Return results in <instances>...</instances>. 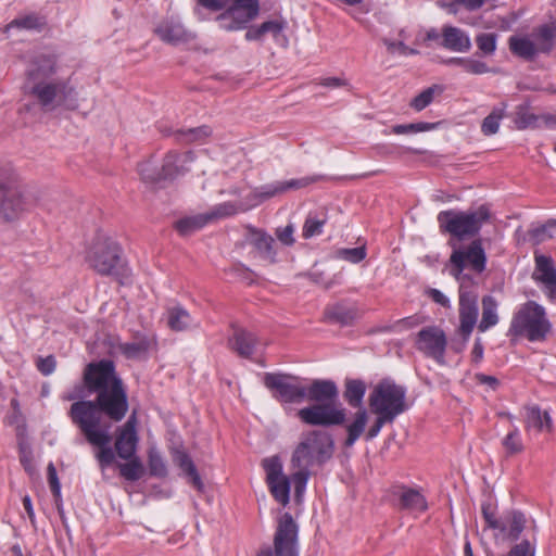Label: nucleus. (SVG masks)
<instances>
[{"instance_id": "obj_1", "label": "nucleus", "mask_w": 556, "mask_h": 556, "mask_svg": "<svg viewBox=\"0 0 556 556\" xmlns=\"http://www.w3.org/2000/svg\"><path fill=\"white\" fill-rule=\"evenodd\" d=\"M96 394V401H76L68 415L79 427L87 441L97 447L96 457L100 468L104 469V359L90 363L83 375V384L64 393V401H75Z\"/></svg>"}, {"instance_id": "obj_2", "label": "nucleus", "mask_w": 556, "mask_h": 556, "mask_svg": "<svg viewBox=\"0 0 556 556\" xmlns=\"http://www.w3.org/2000/svg\"><path fill=\"white\" fill-rule=\"evenodd\" d=\"M334 441L332 435L325 430H312L303 433L301 441L293 450L291 465L298 468L292 473L294 486V500L302 502L306 484L311 476L312 467L324 466L333 455Z\"/></svg>"}, {"instance_id": "obj_3", "label": "nucleus", "mask_w": 556, "mask_h": 556, "mask_svg": "<svg viewBox=\"0 0 556 556\" xmlns=\"http://www.w3.org/2000/svg\"><path fill=\"white\" fill-rule=\"evenodd\" d=\"M339 397L337 383L331 379H314L305 386L304 400L313 405L298 412L299 419L308 426L332 427L342 426L346 421V409L334 402Z\"/></svg>"}, {"instance_id": "obj_4", "label": "nucleus", "mask_w": 556, "mask_h": 556, "mask_svg": "<svg viewBox=\"0 0 556 556\" xmlns=\"http://www.w3.org/2000/svg\"><path fill=\"white\" fill-rule=\"evenodd\" d=\"M55 60L52 56L38 58L28 71L26 87L35 96L46 111H52L61 105H68L67 99L73 90L63 83L50 81L48 78L54 73Z\"/></svg>"}, {"instance_id": "obj_5", "label": "nucleus", "mask_w": 556, "mask_h": 556, "mask_svg": "<svg viewBox=\"0 0 556 556\" xmlns=\"http://www.w3.org/2000/svg\"><path fill=\"white\" fill-rule=\"evenodd\" d=\"M552 331L545 308L535 301H527L514 314L507 336L543 342Z\"/></svg>"}, {"instance_id": "obj_6", "label": "nucleus", "mask_w": 556, "mask_h": 556, "mask_svg": "<svg viewBox=\"0 0 556 556\" xmlns=\"http://www.w3.org/2000/svg\"><path fill=\"white\" fill-rule=\"evenodd\" d=\"M490 210L486 205H480L473 211L446 210L438 216L439 228L442 233H448L458 240H465L477 236L483 224L490 219Z\"/></svg>"}, {"instance_id": "obj_7", "label": "nucleus", "mask_w": 556, "mask_h": 556, "mask_svg": "<svg viewBox=\"0 0 556 556\" xmlns=\"http://www.w3.org/2000/svg\"><path fill=\"white\" fill-rule=\"evenodd\" d=\"M368 405L374 415H382L392 420L408 409L406 388L391 378H383L374 386Z\"/></svg>"}, {"instance_id": "obj_8", "label": "nucleus", "mask_w": 556, "mask_h": 556, "mask_svg": "<svg viewBox=\"0 0 556 556\" xmlns=\"http://www.w3.org/2000/svg\"><path fill=\"white\" fill-rule=\"evenodd\" d=\"M27 210L18 175L9 162H0V223L12 224Z\"/></svg>"}, {"instance_id": "obj_9", "label": "nucleus", "mask_w": 556, "mask_h": 556, "mask_svg": "<svg viewBox=\"0 0 556 556\" xmlns=\"http://www.w3.org/2000/svg\"><path fill=\"white\" fill-rule=\"evenodd\" d=\"M366 390V382L362 379L346 378L344 380L343 399L352 408L357 409L353 415L352 421L344 427L346 437L343 441V446L345 448L352 447L366 430L369 418L367 409L363 406Z\"/></svg>"}, {"instance_id": "obj_10", "label": "nucleus", "mask_w": 556, "mask_h": 556, "mask_svg": "<svg viewBox=\"0 0 556 556\" xmlns=\"http://www.w3.org/2000/svg\"><path fill=\"white\" fill-rule=\"evenodd\" d=\"M299 525L288 511L277 518L273 545H265L255 556H300Z\"/></svg>"}, {"instance_id": "obj_11", "label": "nucleus", "mask_w": 556, "mask_h": 556, "mask_svg": "<svg viewBox=\"0 0 556 556\" xmlns=\"http://www.w3.org/2000/svg\"><path fill=\"white\" fill-rule=\"evenodd\" d=\"M532 36H511L508 39L510 52L526 61H533L539 53L548 54L554 48L555 29L549 25L538 27Z\"/></svg>"}, {"instance_id": "obj_12", "label": "nucleus", "mask_w": 556, "mask_h": 556, "mask_svg": "<svg viewBox=\"0 0 556 556\" xmlns=\"http://www.w3.org/2000/svg\"><path fill=\"white\" fill-rule=\"evenodd\" d=\"M305 379L287 372H266L263 383L271 396L282 404L304 401Z\"/></svg>"}, {"instance_id": "obj_13", "label": "nucleus", "mask_w": 556, "mask_h": 556, "mask_svg": "<svg viewBox=\"0 0 556 556\" xmlns=\"http://www.w3.org/2000/svg\"><path fill=\"white\" fill-rule=\"evenodd\" d=\"M128 410L127 388L117 375L114 362L106 359V419L119 422Z\"/></svg>"}, {"instance_id": "obj_14", "label": "nucleus", "mask_w": 556, "mask_h": 556, "mask_svg": "<svg viewBox=\"0 0 556 556\" xmlns=\"http://www.w3.org/2000/svg\"><path fill=\"white\" fill-rule=\"evenodd\" d=\"M260 0H235L216 21L220 29L235 31L244 29L260 14Z\"/></svg>"}, {"instance_id": "obj_15", "label": "nucleus", "mask_w": 556, "mask_h": 556, "mask_svg": "<svg viewBox=\"0 0 556 556\" xmlns=\"http://www.w3.org/2000/svg\"><path fill=\"white\" fill-rule=\"evenodd\" d=\"M450 274L460 279L466 267L481 274L486 266V255L480 239L471 241L465 249H454L450 256Z\"/></svg>"}, {"instance_id": "obj_16", "label": "nucleus", "mask_w": 556, "mask_h": 556, "mask_svg": "<svg viewBox=\"0 0 556 556\" xmlns=\"http://www.w3.org/2000/svg\"><path fill=\"white\" fill-rule=\"evenodd\" d=\"M262 466L266 472V483L274 500L287 506L290 502L292 477L282 472V463L278 456L264 458Z\"/></svg>"}, {"instance_id": "obj_17", "label": "nucleus", "mask_w": 556, "mask_h": 556, "mask_svg": "<svg viewBox=\"0 0 556 556\" xmlns=\"http://www.w3.org/2000/svg\"><path fill=\"white\" fill-rule=\"evenodd\" d=\"M414 345L426 357L434 359L440 365L445 363L447 339L440 327L428 326L419 330L415 336Z\"/></svg>"}, {"instance_id": "obj_18", "label": "nucleus", "mask_w": 556, "mask_h": 556, "mask_svg": "<svg viewBox=\"0 0 556 556\" xmlns=\"http://www.w3.org/2000/svg\"><path fill=\"white\" fill-rule=\"evenodd\" d=\"M478 314V293L475 290L460 286L458 301V333L463 338V348L469 340L471 332L477 324Z\"/></svg>"}, {"instance_id": "obj_19", "label": "nucleus", "mask_w": 556, "mask_h": 556, "mask_svg": "<svg viewBox=\"0 0 556 556\" xmlns=\"http://www.w3.org/2000/svg\"><path fill=\"white\" fill-rule=\"evenodd\" d=\"M137 422V412L132 410L126 422L115 430L114 451L122 459L131 458L137 454L139 443Z\"/></svg>"}, {"instance_id": "obj_20", "label": "nucleus", "mask_w": 556, "mask_h": 556, "mask_svg": "<svg viewBox=\"0 0 556 556\" xmlns=\"http://www.w3.org/2000/svg\"><path fill=\"white\" fill-rule=\"evenodd\" d=\"M320 177H304L300 179H291L282 182H274L255 188L249 195V199L253 201V205H258L278 194H281L290 189H301L308 185L316 182Z\"/></svg>"}, {"instance_id": "obj_21", "label": "nucleus", "mask_w": 556, "mask_h": 556, "mask_svg": "<svg viewBox=\"0 0 556 556\" xmlns=\"http://www.w3.org/2000/svg\"><path fill=\"white\" fill-rule=\"evenodd\" d=\"M106 276H112L121 285L131 282V270L124 257L123 249L115 242L106 239Z\"/></svg>"}, {"instance_id": "obj_22", "label": "nucleus", "mask_w": 556, "mask_h": 556, "mask_svg": "<svg viewBox=\"0 0 556 556\" xmlns=\"http://www.w3.org/2000/svg\"><path fill=\"white\" fill-rule=\"evenodd\" d=\"M235 213L233 205L230 203H224L216 207L213 213L210 214H199L195 216H188L178 219L174 224L175 230L180 236H189L192 232L200 230L205 225H207L213 219L218 217L229 216Z\"/></svg>"}, {"instance_id": "obj_23", "label": "nucleus", "mask_w": 556, "mask_h": 556, "mask_svg": "<svg viewBox=\"0 0 556 556\" xmlns=\"http://www.w3.org/2000/svg\"><path fill=\"white\" fill-rule=\"evenodd\" d=\"M534 280L545 286V293L549 300L556 299V268L551 256L535 254Z\"/></svg>"}, {"instance_id": "obj_24", "label": "nucleus", "mask_w": 556, "mask_h": 556, "mask_svg": "<svg viewBox=\"0 0 556 556\" xmlns=\"http://www.w3.org/2000/svg\"><path fill=\"white\" fill-rule=\"evenodd\" d=\"M401 510L422 514L428 509V502L419 489L401 485L393 493Z\"/></svg>"}, {"instance_id": "obj_25", "label": "nucleus", "mask_w": 556, "mask_h": 556, "mask_svg": "<svg viewBox=\"0 0 556 556\" xmlns=\"http://www.w3.org/2000/svg\"><path fill=\"white\" fill-rule=\"evenodd\" d=\"M194 155L191 151L179 153L169 151L165 154L162 163V172L165 180L175 179L177 176L189 170L188 164L192 163Z\"/></svg>"}, {"instance_id": "obj_26", "label": "nucleus", "mask_w": 556, "mask_h": 556, "mask_svg": "<svg viewBox=\"0 0 556 556\" xmlns=\"http://www.w3.org/2000/svg\"><path fill=\"white\" fill-rule=\"evenodd\" d=\"M439 47L464 53L470 50L471 41L465 30L447 24L442 26V40L439 42Z\"/></svg>"}, {"instance_id": "obj_27", "label": "nucleus", "mask_w": 556, "mask_h": 556, "mask_svg": "<svg viewBox=\"0 0 556 556\" xmlns=\"http://www.w3.org/2000/svg\"><path fill=\"white\" fill-rule=\"evenodd\" d=\"M256 344V336L242 328H236L232 336L228 339L229 349L242 358H251Z\"/></svg>"}, {"instance_id": "obj_28", "label": "nucleus", "mask_w": 556, "mask_h": 556, "mask_svg": "<svg viewBox=\"0 0 556 556\" xmlns=\"http://www.w3.org/2000/svg\"><path fill=\"white\" fill-rule=\"evenodd\" d=\"M250 243L258 252L260 256L270 263L276 262V251L274 249L275 240L266 231L254 227H249Z\"/></svg>"}, {"instance_id": "obj_29", "label": "nucleus", "mask_w": 556, "mask_h": 556, "mask_svg": "<svg viewBox=\"0 0 556 556\" xmlns=\"http://www.w3.org/2000/svg\"><path fill=\"white\" fill-rule=\"evenodd\" d=\"M167 326L172 331L181 332L197 327L194 318L180 304L166 308Z\"/></svg>"}, {"instance_id": "obj_30", "label": "nucleus", "mask_w": 556, "mask_h": 556, "mask_svg": "<svg viewBox=\"0 0 556 556\" xmlns=\"http://www.w3.org/2000/svg\"><path fill=\"white\" fill-rule=\"evenodd\" d=\"M525 428L527 430L533 428L538 432L552 433L554 431V424L547 410H542L540 406L533 405L527 407Z\"/></svg>"}, {"instance_id": "obj_31", "label": "nucleus", "mask_w": 556, "mask_h": 556, "mask_svg": "<svg viewBox=\"0 0 556 556\" xmlns=\"http://www.w3.org/2000/svg\"><path fill=\"white\" fill-rule=\"evenodd\" d=\"M155 34L164 42L178 45L190 40V34L180 23L165 21L155 28Z\"/></svg>"}, {"instance_id": "obj_32", "label": "nucleus", "mask_w": 556, "mask_h": 556, "mask_svg": "<svg viewBox=\"0 0 556 556\" xmlns=\"http://www.w3.org/2000/svg\"><path fill=\"white\" fill-rule=\"evenodd\" d=\"M156 345L155 336L146 334L136 337L134 342L119 343L121 353L128 359L139 358L148 354L152 346Z\"/></svg>"}, {"instance_id": "obj_33", "label": "nucleus", "mask_w": 556, "mask_h": 556, "mask_svg": "<svg viewBox=\"0 0 556 556\" xmlns=\"http://www.w3.org/2000/svg\"><path fill=\"white\" fill-rule=\"evenodd\" d=\"M161 131L165 136L174 135L176 140L181 143H203L213 134V129L208 125H201L199 127L188 129H178L175 131L162 129Z\"/></svg>"}, {"instance_id": "obj_34", "label": "nucleus", "mask_w": 556, "mask_h": 556, "mask_svg": "<svg viewBox=\"0 0 556 556\" xmlns=\"http://www.w3.org/2000/svg\"><path fill=\"white\" fill-rule=\"evenodd\" d=\"M174 462L186 473V476L189 477L190 483L198 491H202L204 486L202 479L189 454L185 451L177 450L174 454Z\"/></svg>"}, {"instance_id": "obj_35", "label": "nucleus", "mask_w": 556, "mask_h": 556, "mask_svg": "<svg viewBox=\"0 0 556 556\" xmlns=\"http://www.w3.org/2000/svg\"><path fill=\"white\" fill-rule=\"evenodd\" d=\"M506 525V531L502 532L507 540L518 541L526 528L527 519L522 511L511 510L502 519Z\"/></svg>"}, {"instance_id": "obj_36", "label": "nucleus", "mask_w": 556, "mask_h": 556, "mask_svg": "<svg viewBox=\"0 0 556 556\" xmlns=\"http://www.w3.org/2000/svg\"><path fill=\"white\" fill-rule=\"evenodd\" d=\"M325 319L331 324L340 326H350L356 317L355 309L346 307L343 304H334L325 308Z\"/></svg>"}, {"instance_id": "obj_37", "label": "nucleus", "mask_w": 556, "mask_h": 556, "mask_svg": "<svg viewBox=\"0 0 556 556\" xmlns=\"http://www.w3.org/2000/svg\"><path fill=\"white\" fill-rule=\"evenodd\" d=\"M496 308L497 302L493 296L484 295L482 298V317L478 324V330L480 332H485L498 323Z\"/></svg>"}, {"instance_id": "obj_38", "label": "nucleus", "mask_w": 556, "mask_h": 556, "mask_svg": "<svg viewBox=\"0 0 556 556\" xmlns=\"http://www.w3.org/2000/svg\"><path fill=\"white\" fill-rule=\"evenodd\" d=\"M125 460V463H119L117 465L119 475L127 481L140 480L146 471L140 458L135 454V456Z\"/></svg>"}, {"instance_id": "obj_39", "label": "nucleus", "mask_w": 556, "mask_h": 556, "mask_svg": "<svg viewBox=\"0 0 556 556\" xmlns=\"http://www.w3.org/2000/svg\"><path fill=\"white\" fill-rule=\"evenodd\" d=\"M533 533L530 538L522 539L515 543L504 556H535L536 555V526L534 525Z\"/></svg>"}, {"instance_id": "obj_40", "label": "nucleus", "mask_w": 556, "mask_h": 556, "mask_svg": "<svg viewBox=\"0 0 556 556\" xmlns=\"http://www.w3.org/2000/svg\"><path fill=\"white\" fill-rule=\"evenodd\" d=\"M46 25L45 18L36 14H29L17 17L9 23L4 28V33L11 29L39 30Z\"/></svg>"}, {"instance_id": "obj_41", "label": "nucleus", "mask_w": 556, "mask_h": 556, "mask_svg": "<svg viewBox=\"0 0 556 556\" xmlns=\"http://www.w3.org/2000/svg\"><path fill=\"white\" fill-rule=\"evenodd\" d=\"M443 87L440 85H432L424 89L419 94L414 97L409 103V106L416 112H420L430 105L437 93H442Z\"/></svg>"}, {"instance_id": "obj_42", "label": "nucleus", "mask_w": 556, "mask_h": 556, "mask_svg": "<svg viewBox=\"0 0 556 556\" xmlns=\"http://www.w3.org/2000/svg\"><path fill=\"white\" fill-rule=\"evenodd\" d=\"M138 173L147 184H156L165 180L162 168H159L152 161H143L138 164Z\"/></svg>"}, {"instance_id": "obj_43", "label": "nucleus", "mask_w": 556, "mask_h": 556, "mask_svg": "<svg viewBox=\"0 0 556 556\" xmlns=\"http://www.w3.org/2000/svg\"><path fill=\"white\" fill-rule=\"evenodd\" d=\"M502 445L505 450L506 456H513L521 454L525 450L520 431L517 427H514L502 441Z\"/></svg>"}, {"instance_id": "obj_44", "label": "nucleus", "mask_w": 556, "mask_h": 556, "mask_svg": "<svg viewBox=\"0 0 556 556\" xmlns=\"http://www.w3.org/2000/svg\"><path fill=\"white\" fill-rule=\"evenodd\" d=\"M148 468L152 477L164 478L167 476V467L161 453L154 448L148 452Z\"/></svg>"}, {"instance_id": "obj_45", "label": "nucleus", "mask_w": 556, "mask_h": 556, "mask_svg": "<svg viewBox=\"0 0 556 556\" xmlns=\"http://www.w3.org/2000/svg\"><path fill=\"white\" fill-rule=\"evenodd\" d=\"M552 228H556V218H549L544 224L529 229L528 236L534 244H540L553 238V235L549 232Z\"/></svg>"}, {"instance_id": "obj_46", "label": "nucleus", "mask_w": 556, "mask_h": 556, "mask_svg": "<svg viewBox=\"0 0 556 556\" xmlns=\"http://www.w3.org/2000/svg\"><path fill=\"white\" fill-rule=\"evenodd\" d=\"M497 34L481 33L476 36V43L480 53L484 56L493 55L497 47Z\"/></svg>"}, {"instance_id": "obj_47", "label": "nucleus", "mask_w": 556, "mask_h": 556, "mask_svg": "<svg viewBox=\"0 0 556 556\" xmlns=\"http://www.w3.org/2000/svg\"><path fill=\"white\" fill-rule=\"evenodd\" d=\"M367 250L365 245L356 248H342L338 249L334 257L346 261L352 264H358L366 258Z\"/></svg>"}, {"instance_id": "obj_48", "label": "nucleus", "mask_w": 556, "mask_h": 556, "mask_svg": "<svg viewBox=\"0 0 556 556\" xmlns=\"http://www.w3.org/2000/svg\"><path fill=\"white\" fill-rule=\"evenodd\" d=\"M438 123L418 122L410 124H397L392 126L391 131L394 135H405L413 132H424L434 129Z\"/></svg>"}, {"instance_id": "obj_49", "label": "nucleus", "mask_w": 556, "mask_h": 556, "mask_svg": "<svg viewBox=\"0 0 556 556\" xmlns=\"http://www.w3.org/2000/svg\"><path fill=\"white\" fill-rule=\"evenodd\" d=\"M504 116V110L494 108L492 112L484 117L481 124V131L485 136H491L497 132L500 122Z\"/></svg>"}, {"instance_id": "obj_50", "label": "nucleus", "mask_w": 556, "mask_h": 556, "mask_svg": "<svg viewBox=\"0 0 556 556\" xmlns=\"http://www.w3.org/2000/svg\"><path fill=\"white\" fill-rule=\"evenodd\" d=\"M327 218H317L309 214L303 225L302 235L305 239L318 236L323 231V227L326 224Z\"/></svg>"}, {"instance_id": "obj_51", "label": "nucleus", "mask_w": 556, "mask_h": 556, "mask_svg": "<svg viewBox=\"0 0 556 556\" xmlns=\"http://www.w3.org/2000/svg\"><path fill=\"white\" fill-rule=\"evenodd\" d=\"M481 513L488 528L498 530L500 532L506 531L505 522L502 521V519L496 518L493 507L490 503L482 505Z\"/></svg>"}, {"instance_id": "obj_52", "label": "nucleus", "mask_w": 556, "mask_h": 556, "mask_svg": "<svg viewBox=\"0 0 556 556\" xmlns=\"http://www.w3.org/2000/svg\"><path fill=\"white\" fill-rule=\"evenodd\" d=\"M86 260L99 274H104L103 247L101 243L88 250Z\"/></svg>"}, {"instance_id": "obj_53", "label": "nucleus", "mask_w": 556, "mask_h": 556, "mask_svg": "<svg viewBox=\"0 0 556 556\" xmlns=\"http://www.w3.org/2000/svg\"><path fill=\"white\" fill-rule=\"evenodd\" d=\"M539 121V116L531 113L526 108H519L516 113L515 123L518 129H526L529 127H535Z\"/></svg>"}, {"instance_id": "obj_54", "label": "nucleus", "mask_w": 556, "mask_h": 556, "mask_svg": "<svg viewBox=\"0 0 556 556\" xmlns=\"http://www.w3.org/2000/svg\"><path fill=\"white\" fill-rule=\"evenodd\" d=\"M393 421L394 420L382 415H376L372 425L369 427L367 431H364L363 433L365 441L369 442L374 440L376 437H378L383 426L392 424Z\"/></svg>"}, {"instance_id": "obj_55", "label": "nucleus", "mask_w": 556, "mask_h": 556, "mask_svg": "<svg viewBox=\"0 0 556 556\" xmlns=\"http://www.w3.org/2000/svg\"><path fill=\"white\" fill-rule=\"evenodd\" d=\"M464 71L473 75H481L492 72L485 62L469 58L466 59Z\"/></svg>"}, {"instance_id": "obj_56", "label": "nucleus", "mask_w": 556, "mask_h": 556, "mask_svg": "<svg viewBox=\"0 0 556 556\" xmlns=\"http://www.w3.org/2000/svg\"><path fill=\"white\" fill-rule=\"evenodd\" d=\"M286 25L287 23L283 20H271L262 23L261 28L264 35L270 34L273 37L276 38L282 33V30L286 28Z\"/></svg>"}, {"instance_id": "obj_57", "label": "nucleus", "mask_w": 556, "mask_h": 556, "mask_svg": "<svg viewBox=\"0 0 556 556\" xmlns=\"http://www.w3.org/2000/svg\"><path fill=\"white\" fill-rule=\"evenodd\" d=\"M48 472V482L53 494V497H60L61 494V483L58 478L56 469L52 463H49L47 467Z\"/></svg>"}, {"instance_id": "obj_58", "label": "nucleus", "mask_w": 556, "mask_h": 556, "mask_svg": "<svg viewBox=\"0 0 556 556\" xmlns=\"http://www.w3.org/2000/svg\"><path fill=\"white\" fill-rule=\"evenodd\" d=\"M315 85L323 86L326 88H341L349 86V81L342 77H325L315 80Z\"/></svg>"}, {"instance_id": "obj_59", "label": "nucleus", "mask_w": 556, "mask_h": 556, "mask_svg": "<svg viewBox=\"0 0 556 556\" xmlns=\"http://www.w3.org/2000/svg\"><path fill=\"white\" fill-rule=\"evenodd\" d=\"M55 366L56 362L51 355L47 357H40L37 361V368L45 376L51 375L54 371Z\"/></svg>"}, {"instance_id": "obj_60", "label": "nucleus", "mask_w": 556, "mask_h": 556, "mask_svg": "<svg viewBox=\"0 0 556 556\" xmlns=\"http://www.w3.org/2000/svg\"><path fill=\"white\" fill-rule=\"evenodd\" d=\"M293 232H294L293 226L292 225H287L283 228H278L276 230V236H277L278 240L282 244L290 247L295 241L294 238H293Z\"/></svg>"}, {"instance_id": "obj_61", "label": "nucleus", "mask_w": 556, "mask_h": 556, "mask_svg": "<svg viewBox=\"0 0 556 556\" xmlns=\"http://www.w3.org/2000/svg\"><path fill=\"white\" fill-rule=\"evenodd\" d=\"M235 0H198V3L211 11H219L229 7Z\"/></svg>"}, {"instance_id": "obj_62", "label": "nucleus", "mask_w": 556, "mask_h": 556, "mask_svg": "<svg viewBox=\"0 0 556 556\" xmlns=\"http://www.w3.org/2000/svg\"><path fill=\"white\" fill-rule=\"evenodd\" d=\"M484 346L480 338H477L471 350V362L473 364H479L483 358Z\"/></svg>"}, {"instance_id": "obj_63", "label": "nucleus", "mask_w": 556, "mask_h": 556, "mask_svg": "<svg viewBox=\"0 0 556 556\" xmlns=\"http://www.w3.org/2000/svg\"><path fill=\"white\" fill-rule=\"evenodd\" d=\"M428 295L431 298V300L438 304H440L443 307L450 306V300L446 295H444L440 290L438 289H429Z\"/></svg>"}, {"instance_id": "obj_64", "label": "nucleus", "mask_w": 556, "mask_h": 556, "mask_svg": "<svg viewBox=\"0 0 556 556\" xmlns=\"http://www.w3.org/2000/svg\"><path fill=\"white\" fill-rule=\"evenodd\" d=\"M264 33L261 28V25H257V26H251L245 35H244V38L245 40L248 41H258V40H262V38L264 37Z\"/></svg>"}]
</instances>
